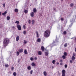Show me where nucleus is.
<instances>
[{"label": "nucleus", "instance_id": "1", "mask_svg": "<svg viewBox=\"0 0 76 76\" xmlns=\"http://www.w3.org/2000/svg\"><path fill=\"white\" fill-rule=\"evenodd\" d=\"M9 43V39L7 38H5L3 42L4 47H6Z\"/></svg>", "mask_w": 76, "mask_h": 76}, {"label": "nucleus", "instance_id": "2", "mask_svg": "<svg viewBox=\"0 0 76 76\" xmlns=\"http://www.w3.org/2000/svg\"><path fill=\"white\" fill-rule=\"evenodd\" d=\"M50 31L49 29H47L45 31L44 33V36L45 37H49L50 35Z\"/></svg>", "mask_w": 76, "mask_h": 76}, {"label": "nucleus", "instance_id": "3", "mask_svg": "<svg viewBox=\"0 0 76 76\" xmlns=\"http://www.w3.org/2000/svg\"><path fill=\"white\" fill-rule=\"evenodd\" d=\"M62 76H66V71L64 69H63L62 71Z\"/></svg>", "mask_w": 76, "mask_h": 76}, {"label": "nucleus", "instance_id": "4", "mask_svg": "<svg viewBox=\"0 0 76 76\" xmlns=\"http://www.w3.org/2000/svg\"><path fill=\"white\" fill-rule=\"evenodd\" d=\"M17 28H18L19 31H20L21 30V29H22V28H21V26L19 24H17Z\"/></svg>", "mask_w": 76, "mask_h": 76}, {"label": "nucleus", "instance_id": "5", "mask_svg": "<svg viewBox=\"0 0 76 76\" xmlns=\"http://www.w3.org/2000/svg\"><path fill=\"white\" fill-rule=\"evenodd\" d=\"M41 49L42 50V51H44V50H45V48H44V46H42L41 47Z\"/></svg>", "mask_w": 76, "mask_h": 76}, {"label": "nucleus", "instance_id": "6", "mask_svg": "<svg viewBox=\"0 0 76 76\" xmlns=\"http://www.w3.org/2000/svg\"><path fill=\"white\" fill-rule=\"evenodd\" d=\"M19 53H22L23 51V49H19L18 50Z\"/></svg>", "mask_w": 76, "mask_h": 76}, {"label": "nucleus", "instance_id": "7", "mask_svg": "<svg viewBox=\"0 0 76 76\" xmlns=\"http://www.w3.org/2000/svg\"><path fill=\"white\" fill-rule=\"evenodd\" d=\"M19 39V36H17L16 37V41H18Z\"/></svg>", "mask_w": 76, "mask_h": 76}, {"label": "nucleus", "instance_id": "8", "mask_svg": "<svg viewBox=\"0 0 76 76\" xmlns=\"http://www.w3.org/2000/svg\"><path fill=\"white\" fill-rule=\"evenodd\" d=\"M36 37L37 38H39V34L37 31H36Z\"/></svg>", "mask_w": 76, "mask_h": 76}, {"label": "nucleus", "instance_id": "9", "mask_svg": "<svg viewBox=\"0 0 76 76\" xmlns=\"http://www.w3.org/2000/svg\"><path fill=\"white\" fill-rule=\"evenodd\" d=\"M31 17H34V12H31Z\"/></svg>", "mask_w": 76, "mask_h": 76}, {"label": "nucleus", "instance_id": "10", "mask_svg": "<svg viewBox=\"0 0 76 76\" xmlns=\"http://www.w3.org/2000/svg\"><path fill=\"white\" fill-rule=\"evenodd\" d=\"M71 59L73 61H74V60H75V57L73 56H72Z\"/></svg>", "mask_w": 76, "mask_h": 76}, {"label": "nucleus", "instance_id": "11", "mask_svg": "<svg viewBox=\"0 0 76 76\" xmlns=\"http://www.w3.org/2000/svg\"><path fill=\"white\" fill-rule=\"evenodd\" d=\"M31 66H33V67H34V66H36V65L35 63H34L32 62L31 63Z\"/></svg>", "mask_w": 76, "mask_h": 76}, {"label": "nucleus", "instance_id": "12", "mask_svg": "<svg viewBox=\"0 0 76 76\" xmlns=\"http://www.w3.org/2000/svg\"><path fill=\"white\" fill-rule=\"evenodd\" d=\"M33 12L34 13H36L37 12V9L35 8H34L33 9Z\"/></svg>", "mask_w": 76, "mask_h": 76}, {"label": "nucleus", "instance_id": "13", "mask_svg": "<svg viewBox=\"0 0 76 76\" xmlns=\"http://www.w3.org/2000/svg\"><path fill=\"white\" fill-rule=\"evenodd\" d=\"M37 41L38 42H41V39L39 38L37 39Z\"/></svg>", "mask_w": 76, "mask_h": 76}, {"label": "nucleus", "instance_id": "14", "mask_svg": "<svg viewBox=\"0 0 76 76\" xmlns=\"http://www.w3.org/2000/svg\"><path fill=\"white\" fill-rule=\"evenodd\" d=\"M38 54L39 55H41L42 54V52L41 51H39Z\"/></svg>", "mask_w": 76, "mask_h": 76}, {"label": "nucleus", "instance_id": "15", "mask_svg": "<svg viewBox=\"0 0 76 76\" xmlns=\"http://www.w3.org/2000/svg\"><path fill=\"white\" fill-rule=\"evenodd\" d=\"M24 53L25 54H28V52H27V50H24Z\"/></svg>", "mask_w": 76, "mask_h": 76}, {"label": "nucleus", "instance_id": "16", "mask_svg": "<svg viewBox=\"0 0 76 76\" xmlns=\"http://www.w3.org/2000/svg\"><path fill=\"white\" fill-rule=\"evenodd\" d=\"M27 69L30 70L31 69V67L30 66H29L27 67Z\"/></svg>", "mask_w": 76, "mask_h": 76}, {"label": "nucleus", "instance_id": "17", "mask_svg": "<svg viewBox=\"0 0 76 76\" xmlns=\"http://www.w3.org/2000/svg\"><path fill=\"white\" fill-rule=\"evenodd\" d=\"M7 19L8 20H10V17L9 16H7Z\"/></svg>", "mask_w": 76, "mask_h": 76}, {"label": "nucleus", "instance_id": "18", "mask_svg": "<svg viewBox=\"0 0 76 76\" xmlns=\"http://www.w3.org/2000/svg\"><path fill=\"white\" fill-rule=\"evenodd\" d=\"M43 74L44 76H47V72H46L45 71L44 72H43Z\"/></svg>", "mask_w": 76, "mask_h": 76}, {"label": "nucleus", "instance_id": "19", "mask_svg": "<svg viewBox=\"0 0 76 76\" xmlns=\"http://www.w3.org/2000/svg\"><path fill=\"white\" fill-rule=\"evenodd\" d=\"M17 75V74L16 73V72H14V73H13V75L14 76H16Z\"/></svg>", "mask_w": 76, "mask_h": 76}, {"label": "nucleus", "instance_id": "20", "mask_svg": "<svg viewBox=\"0 0 76 76\" xmlns=\"http://www.w3.org/2000/svg\"><path fill=\"white\" fill-rule=\"evenodd\" d=\"M18 10H18V9L16 8V9H15L14 11H15V12H18Z\"/></svg>", "mask_w": 76, "mask_h": 76}, {"label": "nucleus", "instance_id": "21", "mask_svg": "<svg viewBox=\"0 0 76 76\" xmlns=\"http://www.w3.org/2000/svg\"><path fill=\"white\" fill-rule=\"evenodd\" d=\"M48 55V52H45V56H47Z\"/></svg>", "mask_w": 76, "mask_h": 76}, {"label": "nucleus", "instance_id": "22", "mask_svg": "<svg viewBox=\"0 0 76 76\" xmlns=\"http://www.w3.org/2000/svg\"><path fill=\"white\" fill-rule=\"evenodd\" d=\"M6 13H7V11H5L4 13H2V15H6Z\"/></svg>", "mask_w": 76, "mask_h": 76}, {"label": "nucleus", "instance_id": "23", "mask_svg": "<svg viewBox=\"0 0 76 76\" xmlns=\"http://www.w3.org/2000/svg\"><path fill=\"white\" fill-rule=\"evenodd\" d=\"M64 56H67V53H66V52H64Z\"/></svg>", "mask_w": 76, "mask_h": 76}, {"label": "nucleus", "instance_id": "24", "mask_svg": "<svg viewBox=\"0 0 76 76\" xmlns=\"http://www.w3.org/2000/svg\"><path fill=\"white\" fill-rule=\"evenodd\" d=\"M64 46L65 47H66L67 46V43H66L64 45Z\"/></svg>", "mask_w": 76, "mask_h": 76}, {"label": "nucleus", "instance_id": "25", "mask_svg": "<svg viewBox=\"0 0 76 76\" xmlns=\"http://www.w3.org/2000/svg\"><path fill=\"white\" fill-rule=\"evenodd\" d=\"M62 57L63 59H65V58H66V56H65L64 55H63Z\"/></svg>", "mask_w": 76, "mask_h": 76}, {"label": "nucleus", "instance_id": "26", "mask_svg": "<svg viewBox=\"0 0 76 76\" xmlns=\"http://www.w3.org/2000/svg\"><path fill=\"white\" fill-rule=\"evenodd\" d=\"M28 12V10H24V12L25 13H27Z\"/></svg>", "mask_w": 76, "mask_h": 76}, {"label": "nucleus", "instance_id": "27", "mask_svg": "<svg viewBox=\"0 0 76 76\" xmlns=\"http://www.w3.org/2000/svg\"><path fill=\"white\" fill-rule=\"evenodd\" d=\"M55 63H56V60H53L52 61V63L53 64H55Z\"/></svg>", "mask_w": 76, "mask_h": 76}, {"label": "nucleus", "instance_id": "28", "mask_svg": "<svg viewBox=\"0 0 76 76\" xmlns=\"http://www.w3.org/2000/svg\"><path fill=\"white\" fill-rule=\"evenodd\" d=\"M70 6L71 7H73V6H74V4H73L72 3L70 4Z\"/></svg>", "mask_w": 76, "mask_h": 76}, {"label": "nucleus", "instance_id": "29", "mask_svg": "<svg viewBox=\"0 0 76 76\" xmlns=\"http://www.w3.org/2000/svg\"><path fill=\"white\" fill-rule=\"evenodd\" d=\"M15 23H17V24H19V21H18L15 22Z\"/></svg>", "mask_w": 76, "mask_h": 76}, {"label": "nucleus", "instance_id": "30", "mask_svg": "<svg viewBox=\"0 0 76 76\" xmlns=\"http://www.w3.org/2000/svg\"><path fill=\"white\" fill-rule=\"evenodd\" d=\"M35 23V21H34V20H32V24L33 25H34V23Z\"/></svg>", "mask_w": 76, "mask_h": 76}, {"label": "nucleus", "instance_id": "31", "mask_svg": "<svg viewBox=\"0 0 76 76\" xmlns=\"http://www.w3.org/2000/svg\"><path fill=\"white\" fill-rule=\"evenodd\" d=\"M67 34V32H66V31H65L63 32V34L64 35H66Z\"/></svg>", "mask_w": 76, "mask_h": 76}, {"label": "nucleus", "instance_id": "32", "mask_svg": "<svg viewBox=\"0 0 76 76\" xmlns=\"http://www.w3.org/2000/svg\"><path fill=\"white\" fill-rule=\"evenodd\" d=\"M30 60H31V61H33V60H34V58L31 57L30 58Z\"/></svg>", "mask_w": 76, "mask_h": 76}, {"label": "nucleus", "instance_id": "33", "mask_svg": "<svg viewBox=\"0 0 76 76\" xmlns=\"http://www.w3.org/2000/svg\"><path fill=\"white\" fill-rule=\"evenodd\" d=\"M61 20L62 21H63V20H64V18H61Z\"/></svg>", "mask_w": 76, "mask_h": 76}, {"label": "nucleus", "instance_id": "34", "mask_svg": "<svg viewBox=\"0 0 76 76\" xmlns=\"http://www.w3.org/2000/svg\"><path fill=\"white\" fill-rule=\"evenodd\" d=\"M24 44H26L27 43V41L26 40H24Z\"/></svg>", "mask_w": 76, "mask_h": 76}, {"label": "nucleus", "instance_id": "35", "mask_svg": "<svg viewBox=\"0 0 76 76\" xmlns=\"http://www.w3.org/2000/svg\"><path fill=\"white\" fill-rule=\"evenodd\" d=\"M23 28L24 29H26V26H25V25H23Z\"/></svg>", "mask_w": 76, "mask_h": 76}, {"label": "nucleus", "instance_id": "36", "mask_svg": "<svg viewBox=\"0 0 76 76\" xmlns=\"http://www.w3.org/2000/svg\"><path fill=\"white\" fill-rule=\"evenodd\" d=\"M5 66L6 67H8L9 66V65H8V64H6Z\"/></svg>", "mask_w": 76, "mask_h": 76}, {"label": "nucleus", "instance_id": "37", "mask_svg": "<svg viewBox=\"0 0 76 76\" xmlns=\"http://www.w3.org/2000/svg\"><path fill=\"white\" fill-rule=\"evenodd\" d=\"M26 31H23V34H24V35H25V34H26Z\"/></svg>", "mask_w": 76, "mask_h": 76}, {"label": "nucleus", "instance_id": "38", "mask_svg": "<svg viewBox=\"0 0 76 76\" xmlns=\"http://www.w3.org/2000/svg\"><path fill=\"white\" fill-rule=\"evenodd\" d=\"M2 5L4 7H5V3H3L2 4Z\"/></svg>", "mask_w": 76, "mask_h": 76}, {"label": "nucleus", "instance_id": "39", "mask_svg": "<svg viewBox=\"0 0 76 76\" xmlns=\"http://www.w3.org/2000/svg\"><path fill=\"white\" fill-rule=\"evenodd\" d=\"M11 70H12V71H13V70H14V67H13V66H12L11 68Z\"/></svg>", "mask_w": 76, "mask_h": 76}, {"label": "nucleus", "instance_id": "40", "mask_svg": "<svg viewBox=\"0 0 76 76\" xmlns=\"http://www.w3.org/2000/svg\"><path fill=\"white\" fill-rule=\"evenodd\" d=\"M17 54L18 56H19V52H18V51L17 52Z\"/></svg>", "mask_w": 76, "mask_h": 76}, {"label": "nucleus", "instance_id": "41", "mask_svg": "<svg viewBox=\"0 0 76 76\" xmlns=\"http://www.w3.org/2000/svg\"><path fill=\"white\" fill-rule=\"evenodd\" d=\"M28 23H29V24H30V23H31V20H29L28 21Z\"/></svg>", "mask_w": 76, "mask_h": 76}, {"label": "nucleus", "instance_id": "42", "mask_svg": "<svg viewBox=\"0 0 76 76\" xmlns=\"http://www.w3.org/2000/svg\"><path fill=\"white\" fill-rule=\"evenodd\" d=\"M65 68H67V64L65 65Z\"/></svg>", "mask_w": 76, "mask_h": 76}, {"label": "nucleus", "instance_id": "43", "mask_svg": "<svg viewBox=\"0 0 76 76\" xmlns=\"http://www.w3.org/2000/svg\"><path fill=\"white\" fill-rule=\"evenodd\" d=\"M30 73V74H32V73H33V71H32V70H31Z\"/></svg>", "mask_w": 76, "mask_h": 76}, {"label": "nucleus", "instance_id": "44", "mask_svg": "<svg viewBox=\"0 0 76 76\" xmlns=\"http://www.w3.org/2000/svg\"><path fill=\"white\" fill-rule=\"evenodd\" d=\"M20 59H18V62L19 63V62H20Z\"/></svg>", "mask_w": 76, "mask_h": 76}, {"label": "nucleus", "instance_id": "45", "mask_svg": "<svg viewBox=\"0 0 76 76\" xmlns=\"http://www.w3.org/2000/svg\"><path fill=\"white\" fill-rule=\"evenodd\" d=\"M73 55L74 56H76V54L75 53H73Z\"/></svg>", "mask_w": 76, "mask_h": 76}, {"label": "nucleus", "instance_id": "46", "mask_svg": "<svg viewBox=\"0 0 76 76\" xmlns=\"http://www.w3.org/2000/svg\"><path fill=\"white\" fill-rule=\"evenodd\" d=\"M34 60H37V57H35Z\"/></svg>", "mask_w": 76, "mask_h": 76}, {"label": "nucleus", "instance_id": "47", "mask_svg": "<svg viewBox=\"0 0 76 76\" xmlns=\"http://www.w3.org/2000/svg\"><path fill=\"white\" fill-rule=\"evenodd\" d=\"M70 62L71 63H73V61H72V60H70Z\"/></svg>", "mask_w": 76, "mask_h": 76}, {"label": "nucleus", "instance_id": "48", "mask_svg": "<svg viewBox=\"0 0 76 76\" xmlns=\"http://www.w3.org/2000/svg\"><path fill=\"white\" fill-rule=\"evenodd\" d=\"M60 65H61V66H62V65H63V63H62V62L61 63H60Z\"/></svg>", "mask_w": 76, "mask_h": 76}, {"label": "nucleus", "instance_id": "49", "mask_svg": "<svg viewBox=\"0 0 76 76\" xmlns=\"http://www.w3.org/2000/svg\"><path fill=\"white\" fill-rule=\"evenodd\" d=\"M12 29H15V26H13L12 27Z\"/></svg>", "mask_w": 76, "mask_h": 76}, {"label": "nucleus", "instance_id": "50", "mask_svg": "<svg viewBox=\"0 0 76 76\" xmlns=\"http://www.w3.org/2000/svg\"><path fill=\"white\" fill-rule=\"evenodd\" d=\"M60 62H62V61H63L62 60V59H61V60H60Z\"/></svg>", "mask_w": 76, "mask_h": 76}, {"label": "nucleus", "instance_id": "51", "mask_svg": "<svg viewBox=\"0 0 76 76\" xmlns=\"http://www.w3.org/2000/svg\"><path fill=\"white\" fill-rule=\"evenodd\" d=\"M9 73L10 74H11V73H12V72H11V71H10Z\"/></svg>", "mask_w": 76, "mask_h": 76}, {"label": "nucleus", "instance_id": "52", "mask_svg": "<svg viewBox=\"0 0 76 76\" xmlns=\"http://www.w3.org/2000/svg\"><path fill=\"white\" fill-rule=\"evenodd\" d=\"M1 15V12H0V16Z\"/></svg>", "mask_w": 76, "mask_h": 76}, {"label": "nucleus", "instance_id": "53", "mask_svg": "<svg viewBox=\"0 0 76 76\" xmlns=\"http://www.w3.org/2000/svg\"><path fill=\"white\" fill-rule=\"evenodd\" d=\"M59 64V63H58V62L57 63V64Z\"/></svg>", "mask_w": 76, "mask_h": 76}, {"label": "nucleus", "instance_id": "54", "mask_svg": "<svg viewBox=\"0 0 76 76\" xmlns=\"http://www.w3.org/2000/svg\"><path fill=\"white\" fill-rule=\"evenodd\" d=\"M75 41H76V37H75Z\"/></svg>", "mask_w": 76, "mask_h": 76}, {"label": "nucleus", "instance_id": "55", "mask_svg": "<svg viewBox=\"0 0 76 76\" xmlns=\"http://www.w3.org/2000/svg\"><path fill=\"white\" fill-rule=\"evenodd\" d=\"M61 0V1H63V0Z\"/></svg>", "mask_w": 76, "mask_h": 76}, {"label": "nucleus", "instance_id": "56", "mask_svg": "<svg viewBox=\"0 0 76 76\" xmlns=\"http://www.w3.org/2000/svg\"><path fill=\"white\" fill-rule=\"evenodd\" d=\"M54 10H56V8H55V9H54Z\"/></svg>", "mask_w": 76, "mask_h": 76}, {"label": "nucleus", "instance_id": "57", "mask_svg": "<svg viewBox=\"0 0 76 76\" xmlns=\"http://www.w3.org/2000/svg\"><path fill=\"white\" fill-rule=\"evenodd\" d=\"M72 38H71V39H72Z\"/></svg>", "mask_w": 76, "mask_h": 76}]
</instances>
